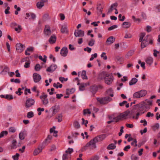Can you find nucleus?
Masks as SVG:
<instances>
[{
  "label": "nucleus",
  "instance_id": "nucleus-9",
  "mask_svg": "<svg viewBox=\"0 0 160 160\" xmlns=\"http://www.w3.org/2000/svg\"><path fill=\"white\" fill-rule=\"evenodd\" d=\"M106 137V135L105 134H102L96 137L95 138L96 142H97L102 141Z\"/></svg>",
  "mask_w": 160,
  "mask_h": 160
},
{
  "label": "nucleus",
  "instance_id": "nucleus-37",
  "mask_svg": "<svg viewBox=\"0 0 160 160\" xmlns=\"http://www.w3.org/2000/svg\"><path fill=\"white\" fill-rule=\"evenodd\" d=\"M34 116V114L31 111L28 112L27 113V117L28 118H30Z\"/></svg>",
  "mask_w": 160,
  "mask_h": 160
},
{
  "label": "nucleus",
  "instance_id": "nucleus-45",
  "mask_svg": "<svg viewBox=\"0 0 160 160\" xmlns=\"http://www.w3.org/2000/svg\"><path fill=\"white\" fill-rule=\"evenodd\" d=\"M5 98L9 100L12 99L13 97L12 95L7 94L5 96Z\"/></svg>",
  "mask_w": 160,
  "mask_h": 160
},
{
  "label": "nucleus",
  "instance_id": "nucleus-33",
  "mask_svg": "<svg viewBox=\"0 0 160 160\" xmlns=\"http://www.w3.org/2000/svg\"><path fill=\"white\" fill-rule=\"evenodd\" d=\"M86 86V83H81L79 87V90L81 91H83L84 90L85 87Z\"/></svg>",
  "mask_w": 160,
  "mask_h": 160
},
{
  "label": "nucleus",
  "instance_id": "nucleus-55",
  "mask_svg": "<svg viewBox=\"0 0 160 160\" xmlns=\"http://www.w3.org/2000/svg\"><path fill=\"white\" fill-rule=\"evenodd\" d=\"M21 88H19L18 89V91H16L15 93L16 94H18V95H20L22 93H23L21 91Z\"/></svg>",
  "mask_w": 160,
  "mask_h": 160
},
{
  "label": "nucleus",
  "instance_id": "nucleus-54",
  "mask_svg": "<svg viewBox=\"0 0 160 160\" xmlns=\"http://www.w3.org/2000/svg\"><path fill=\"white\" fill-rule=\"evenodd\" d=\"M59 80L62 82L63 81H66L68 80V78H65L63 77H60L59 78Z\"/></svg>",
  "mask_w": 160,
  "mask_h": 160
},
{
  "label": "nucleus",
  "instance_id": "nucleus-13",
  "mask_svg": "<svg viewBox=\"0 0 160 160\" xmlns=\"http://www.w3.org/2000/svg\"><path fill=\"white\" fill-rule=\"evenodd\" d=\"M45 146H41L38 147L37 149H35L33 152V154L34 156H36L40 152H42V149Z\"/></svg>",
  "mask_w": 160,
  "mask_h": 160
},
{
  "label": "nucleus",
  "instance_id": "nucleus-35",
  "mask_svg": "<svg viewBox=\"0 0 160 160\" xmlns=\"http://www.w3.org/2000/svg\"><path fill=\"white\" fill-rule=\"evenodd\" d=\"M73 125L75 128H79L80 127V125L79 122L77 121H74Z\"/></svg>",
  "mask_w": 160,
  "mask_h": 160
},
{
  "label": "nucleus",
  "instance_id": "nucleus-41",
  "mask_svg": "<svg viewBox=\"0 0 160 160\" xmlns=\"http://www.w3.org/2000/svg\"><path fill=\"white\" fill-rule=\"evenodd\" d=\"M19 138L21 140H23L24 139L25 137V136L24 135V133L22 132H21L19 135Z\"/></svg>",
  "mask_w": 160,
  "mask_h": 160
},
{
  "label": "nucleus",
  "instance_id": "nucleus-31",
  "mask_svg": "<svg viewBox=\"0 0 160 160\" xmlns=\"http://www.w3.org/2000/svg\"><path fill=\"white\" fill-rule=\"evenodd\" d=\"M66 90V94L68 95L70 94L73 93L75 91V89L73 88H72L70 90L69 89H67Z\"/></svg>",
  "mask_w": 160,
  "mask_h": 160
},
{
  "label": "nucleus",
  "instance_id": "nucleus-18",
  "mask_svg": "<svg viewBox=\"0 0 160 160\" xmlns=\"http://www.w3.org/2000/svg\"><path fill=\"white\" fill-rule=\"evenodd\" d=\"M131 25V24L130 22H123L122 24L123 28H129L130 27Z\"/></svg>",
  "mask_w": 160,
  "mask_h": 160
},
{
  "label": "nucleus",
  "instance_id": "nucleus-62",
  "mask_svg": "<svg viewBox=\"0 0 160 160\" xmlns=\"http://www.w3.org/2000/svg\"><path fill=\"white\" fill-rule=\"evenodd\" d=\"M48 138H46L45 139V142L43 143V144L45 145H46L47 144H48L50 142V141L49 140H47Z\"/></svg>",
  "mask_w": 160,
  "mask_h": 160
},
{
  "label": "nucleus",
  "instance_id": "nucleus-36",
  "mask_svg": "<svg viewBox=\"0 0 160 160\" xmlns=\"http://www.w3.org/2000/svg\"><path fill=\"white\" fill-rule=\"evenodd\" d=\"M135 106L138 107V108H139V111H142V110L141 109H143L144 108V106L142 104H137L136 105H135Z\"/></svg>",
  "mask_w": 160,
  "mask_h": 160
},
{
  "label": "nucleus",
  "instance_id": "nucleus-32",
  "mask_svg": "<svg viewBox=\"0 0 160 160\" xmlns=\"http://www.w3.org/2000/svg\"><path fill=\"white\" fill-rule=\"evenodd\" d=\"M139 92L141 97L145 96L147 94V92L145 90H141Z\"/></svg>",
  "mask_w": 160,
  "mask_h": 160
},
{
  "label": "nucleus",
  "instance_id": "nucleus-16",
  "mask_svg": "<svg viewBox=\"0 0 160 160\" xmlns=\"http://www.w3.org/2000/svg\"><path fill=\"white\" fill-rule=\"evenodd\" d=\"M56 40V37L55 35H52L51 36L49 40V42L51 44L54 43Z\"/></svg>",
  "mask_w": 160,
  "mask_h": 160
},
{
  "label": "nucleus",
  "instance_id": "nucleus-8",
  "mask_svg": "<svg viewBox=\"0 0 160 160\" xmlns=\"http://www.w3.org/2000/svg\"><path fill=\"white\" fill-rule=\"evenodd\" d=\"M52 115L50 116V117L54 116L58 112L59 110V107L58 106L55 105L52 107Z\"/></svg>",
  "mask_w": 160,
  "mask_h": 160
},
{
  "label": "nucleus",
  "instance_id": "nucleus-17",
  "mask_svg": "<svg viewBox=\"0 0 160 160\" xmlns=\"http://www.w3.org/2000/svg\"><path fill=\"white\" fill-rule=\"evenodd\" d=\"M98 90L97 86L94 85L91 86L90 88V91L93 94H95Z\"/></svg>",
  "mask_w": 160,
  "mask_h": 160
},
{
  "label": "nucleus",
  "instance_id": "nucleus-43",
  "mask_svg": "<svg viewBox=\"0 0 160 160\" xmlns=\"http://www.w3.org/2000/svg\"><path fill=\"white\" fill-rule=\"evenodd\" d=\"M41 68L40 67V65L39 64H37L35 66V70L36 71H39L41 69Z\"/></svg>",
  "mask_w": 160,
  "mask_h": 160
},
{
  "label": "nucleus",
  "instance_id": "nucleus-44",
  "mask_svg": "<svg viewBox=\"0 0 160 160\" xmlns=\"http://www.w3.org/2000/svg\"><path fill=\"white\" fill-rule=\"evenodd\" d=\"M73 150L72 148H68L67 150L65 151V153L66 154L68 153L69 154H71L72 152H73Z\"/></svg>",
  "mask_w": 160,
  "mask_h": 160
},
{
  "label": "nucleus",
  "instance_id": "nucleus-1",
  "mask_svg": "<svg viewBox=\"0 0 160 160\" xmlns=\"http://www.w3.org/2000/svg\"><path fill=\"white\" fill-rule=\"evenodd\" d=\"M101 74L104 77L105 82L106 84L110 85L112 83L113 81V76L111 74L103 72Z\"/></svg>",
  "mask_w": 160,
  "mask_h": 160
},
{
  "label": "nucleus",
  "instance_id": "nucleus-61",
  "mask_svg": "<svg viewBox=\"0 0 160 160\" xmlns=\"http://www.w3.org/2000/svg\"><path fill=\"white\" fill-rule=\"evenodd\" d=\"M10 9V7H8L7 9L5 10V13L6 14H9L10 13V12L9 11Z\"/></svg>",
  "mask_w": 160,
  "mask_h": 160
},
{
  "label": "nucleus",
  "instance_id": "nucleus-7",
  "mask_svg": "<svg viewBox=\"0 0 160 160\" xmlns=\"http://www.w3.org/2000/svg\"><path fill=\"white\" fill-rule=\"evenodd\" d=\"M74 34L76 37H82L84 35V32L83 31L78 29L75 31Z\"/></svg>",
  "mask_w": 160,
  "mask_h": 160
},
{
  "label": "nucleus",
  "instance_id": "nucleus-52",
  "mask_svg": "<svg viewBox=\"0 0 160 160\" xmlns=\"http://www.w3.org/2000/svg\"><path fill=\"white\" fill-rule=\"evenodd\" d=\"M97 54L96 53H95L93 54H92L91 55V57L90 59V61L92 60L94 58H96L97 57Z\"/></svg>",
  "mask_w": 160,
  "mask_h": 160
},
{
  "label": "nucleus",
  "instance_id": "nucleus-27",
  "mask_svg": "<svg viewBox=\"0 0 160 160\" xmlns=\"http://www.w3.org/2000/svg\"><path fill=\"white\" fill-rule=\"evenodd\" d=\"M82 78V79H87L88 77L86 76V71L85 70H83L82 71L81 74Z\"/></svg>",
  "mask_w": 160,
  "mask_h": 160
},
{
  "label": "nucleus",
  "instance_id": "nucleus-3",
  "mask_svg": "<svg viewBox=\"0 0 160 160\" xmlns=\"http://www.w3.org/2000/svg\"><path fill=\"white\" fill-rule=\"evenodd\" d=\"M97 100L100 104H105L112 101V99L109 97H108L102 98H97Z\"/></svg>",
  "mask_w": 160,
  "mask_h": 160
},
{
  "label": "nucleus",
  "instance_id": "nucleus-50",
  "mask_svg": "<svg viewBox=\"0 0 160 160\" xmlns=\"http://www.w3.org/2000/svg\"><path fill=\"white\" fill-rule=\"evenodd\" d=\"M8 130L9 132L14 133L16 131V129L14 127H10L9 128Z\"/></svg>",
  "mask_w": 160,
  "mask_h": 160
},
{
  "label": "nucleus",
  "instance_id": "nucleus-24",
  "mask_svg": "<svg viewBox=\"0 0 160 160\" xmlns=\"http://www.w3.org/2000/svg\"><path fill=\"white\" fill-rule=\"evenodd\" d=\"M116 148V145L113 143H111L109 144L107 147V149L108 150L114 149Z\"/></svg>",
  "mask_w": 160,
  "mask_h": 160
},
{
  "label": "nucleus",
  "instance_id": "nucleus-6",
  "mask_svg": "<svg viewBox=\"0 0 160 160\" xmlns=\"http://www.w3.org/2000/svg\"><path fill=\"white\" fill-rule=\"evenodd\" d=\"M16 49L18 52L21 53L23 50L25 48L24 45L20 43H17L16 45Z\"/></svg>",
  "mask_w": 160,
  "mask_h": 160
},
{
  "label": "nucleus",
  "instance_id": "nucleus-25",
  "mask_svg": "<svg viewBox=\"0 0 160 160\" xmlns=\"http://www.w3.org/2000/svg\"><path fill=\"white\" fill-rule=\"evenodd\" d=\"M159 128V125L158 123H156L155 125L152 126V128L154 131L158 130Z\"/></svg>",
  "mask_w": 160,
  "mask_h": 160
},
{
  "label": "nucleus",
  "instance_id": "nucleus-30",
  "mask_svg": "<svg viewBox=\"0 0 160 160\" xmlns=\"http://www.w3.org/2000/svg\"><path fill=\"white\" fill-rule=\"evenodd\" d=\"M107 93L108 95L111 97L113 96V90L112 88H109L107 91Z\"/></svg>",
  "mask_w": 160,
  "mask_h": 160
},
{
  "label": "nucleus",
  "instance_id": "nucleus-40",
  "mask_svg": "<svg viewBox=\"0 0 160 160\" xmlns=\"http://www.w3.org/2000/svg\"><path fill=\"white\" fill-rule=\"evenodd\" d=\"M95 42V41L94 39H91L89 42L88 45L90 46H92L94 45Z\"/></svg>",
  "mask_w": 160,
  "mask_h": 160
},
{
  "label": "nucleus",
  "instance_id": "nucleus-38",
  "mask_svg": "<svg viewBox=\"0 0 160 160\" xmlns=\"http://www.w3.org/2000/svg\"><path fill=\"white\" fill-rule=\"evenodd\" d=\"M63 160H70V159L69 158L68 154L65 153L62 156Z\"/></svg>",
  "mask_w": 160,
  "mask_h": 160
},
{
  "label": "nucleus",
  "instance_id": "nucleus-42",
  "mask_svg": "<svg viewBox=\"0 0 160 160\" xmlns=\"http://www.w3.org/2000/svg\"><path fill=\"white\" fill-rule=\"evenodd\" d=\"M8 132L6 131H3L1 132L0 134V137L2 138V137L4 135H6L8 134Z\"/></svg>",
  "mask_w": 160,
  "mask_h": 160
},
{
  "label": "nucleus",
  "instance_id": "nucleus-57",
  "mask_svg": "<svg viewBox=\"0 0 160 160\" xmlns=\"http://www.w3.org/2000/svg\"><path fill=\"white\" fill-rule=\"evenodd\" d=\"M120 119H121L120 116H118L117 117L114 118L113 120H114V122L115 121L116 122H117Z\"/></svg>",
  "mask_w": 160,
  "mask_h": 160
},
{
  "label": "nucleus",
  "instance_id": "nucleus-5",
  "mask_svg": "<svg viewBox=\"0 0 160 160\" xmlns=\"http://www.w3.org/2000/svg\"><path fill=\"white\" fill-rule=\"evenodd\" d=\"M35 103L34 99L32 98H28L27 100L25 103V107L26 108H29L33 105Z\"/></svg>",
  "mask_w": 160,
  "mask_h": 160
},
{
  "label": "nucleus",
  "instance_id": "nucleus-34",
  "mask_svg": "<svg viewBox=\"0 0 160 160\" xmlns=\"http://www.w3.org/2000/svg\"><path fill=\"white\" fill-rule=\"evenodd\" d=\"M133 98H138L141 97L139 92H136L133 94Z\"/></svg>",
  "mask_w": 160,
  "mask_h": 160
},
{
  "label": "nucleus",
  "instance_id": "nucleus-58",
  "mask_svg": "<svg viewBox=\"0 0 160 160\" xmlns=\"http://www.w3.org/2000/svg\"><path fill=\"white\" fill-rule=\"evenodd\" d=\"M50 89H48L47 90V91L49 92V93L50 95H52L54 93V92H53L54 91V88H52L51 89V91L50 92Z\"/></svg>",
  "mask_w": 160,
  "mask_h": 160
},
{
  "label": "nucleus",
  "instance_id": "nucleus-26",
  "mask_svg": "<svg viewBox=\"0 0 160 160\" xmlns=\"http://www.w3.org/2000/svg\"><path fill=\"white\" fill-rule=\"evenodd\" d=\"M146 62L149 65H151L153 62V59L151 57L148 58L146 60Z\"/></svg>",
  "mask_w": 160,
  "mask_h": 160
},
{
  "label": "nucleus",
  "instance_id": "nucleus-53",
  "mask_svg": "<svg viewBox=\"0 0 160 160\" xmlns=\"http://www.w3.org/2000/svg\"><path fill=\"white\" fill-rule=\"evenodd\" d=\"M44 57H45V58H43L41 56H39L38 57V58L40 60H41L43 62H46V58L47 57L45 55L44 56Z\"/></svg>",
  "mask_w": 160,
  "mask_h": 160
},
{
  "label": "nucleus",
  "instance_id": "nucleus-60",
  "mask_svg": "<svg viewBox=\"0 0 160 160\" xmlns=\"http://www.w3.org/2000/svg\"><path fill=\"white\" fill-rule=\"evenodd\" d=\"M106 53L105 52H103L102 53V54L101 55V57L102 58H103V59L104 60H106L107 59V56L105 55Z\"/></svg>",
  "mask_w": 160,
  "mask_h": 160
},
{
  "label": "nucleus",
  "instance_id": "nucleus-28",
  "mask_svg": "<svg viewBox=\"0 0 160 160\" xmlns=\"http://www.w3.org/2000/svg\"><path fill=\"white\" fill-rule=\"evenodd\" d=\"M97 12L98 14H101L102 13V12L103 8L100 5L99 6H98L97 8Z\"/></svg>",
  "mask_w": 160,
  "mask_h": 160
},
{
  "label": "nucleus",
  "instance_id": "nucleus-59",
  "mask_svg": "<svg viewBox=\"0 0 160 160\" xmlns=\"http://www.w3.org/2000/svg\"><path fill=\"white\" fill-rule=\"evenodd\" d=\"M84 50L85 51H87L88 53H90L92 49L89 47H87L86 48H85L84 49Z\"/></svg>",
  "mask_w": 160,
  "mask_h": 160
},
{
  "label": "nucleus",
  "instance_id": "nucleus-15",
  "mask_svg": "<svg viewBox=\"0 0 160 160\" xmlns=\"http://www.w3.org/2000/svg\"><path fill=\"white\" fill-rule=\"evenodd\" d=\"M45 34L48 36L50 35L51 34V31L49 26H46L44 30Z\"/></svg>",
  "mask_w": 160,
  "mask_h": 160
},
{
  "label": "nucleus",
  "instance_id": "nucleus-29",
  "mask_svg": "<svg viewBox=\"0 0 160 160\" xmlns=\"http://www.w3.org/2000/svg\"><path fill=\"white\" fill-rule=\"evenodd\" d=\"M44 5V3L42 2H37V6L39 9H41Z\"/></svg>",
  "mask_w": 160,
  "mask_h": 160
},
{
  "label": "nucleus",
  "instance_id": "nucleus-10",
  "mask_svg": "<svg viewBox=\"0 0 160 160\" xmlns=\"http://www.w3.org/2000/svg\"><path fill=\"white\" fill-rule=\"evenodd\" d=\"M33 78L35 82H39L41 79V76L36 73H34L33 74Z\"/></svg>",
  "mask_w": 160,
  "mask_h": 160
},
{
  "label": "nucleus",
  "instance_id": "nucleus-21",
  "mask_svg": "<svg viewBox=\"0 0 160 160\" xmlns=\"http://www.w3.org/2000/svg\"><path fill=\"white\" fill-rule=\"evenodd\" d=\"M17 141L16 140L14 139L12 141V144L11 146V149H13L16 148L17 146L16 145Z\"/></svg>",
  "mask_w": 160,
  "mask_h": 160
},
{
  "label": "nucleus",
  "instance_id": "nucleus-39",
  "mask_svg": "<svg viewBox=\"0 0 160 160\" xmlns=\"http://www.w3.org/2000/svg\"><path fill=\"white\" fill-rule=\"evenodd\" d=\"M10 81L11 82H14L16 83H19L20 82V80L18 79H14L13 78H12L10 79Z\"/></svg>",
  "mask_w": 160,
  "mask_h": 160
},
{
  "label": "nucleus",
  "instance_id": "nucleus-11",
  "mask_svg": "<svg viewBox=\"0 0 160 160\" xmlns=\"http://www.w3.org/2000/svg\"><path fill=\"white\" fill-rule=\"evenodd\" d=\"M57 68V66L56 65H51L47 69L46 71L48 72H52L54 71Z\"/></svg>",
  "mask_w": 160,
  "mask_h": 160
},
{
  "label": "nucleus",
  "instance_id": "nucleus-20",
  "mask_svg": "<svg viewBox=\"0 0 160 160\" xmlns=\"http://www.w3.org/2000/svg\"><path fill=\"white\" fill-rule=\"evenodd\" d=\"M130 113V111H127L124 112V114H121L120 115H119V116H120L121 119L123 118H125L126 117H127L128 115Z\"/></svg>",
  "mask_w": 160,
  "mask_h": 160
},
{
  "label": "nucleus",
  "instance_id": "nucleus-2",
  "mask_svg": "<svg viewBox=\"0 0 160 160\" xmlns=\"http://www.w3.org/2000/svg\"><path fill=\"white\" fill-rule=\"evenodd\" d=\"M96 140L94 138L88 142L87 143L85 146H84L83 148V149L86 150L87 149L88 147H90V148L92 149L95 148L96 146L95 143H97Z\"/></svg>",
  "mask_w": 160,
  "mask_h": 160
},
{
  "label": "nucleus",
  "instance_id": "nucleus-49",
  "mask_svg": "<svg viewBox=\"0 0 160 160\" xmlns=\"http://www.w3.org/2000/svg\"><path fill=\"white\" fill-rule=\"evenodd\" d=\"M19 154L18 153H16V154L13 156L12 158L14 160H18V158L19 156Z\"/></svg>",
  "mask_w": 160,
  "mask_h": 160
},
{
  "label": "nucleus",
  "instance_id": "nucleus-46",
  "mask_svg": "<svg viewBox=\"0 0 160 160\" xmlns=\"http://www.w3.org/2000/svg\"><path fill=\"white\" fill-rule=\"evenodd\" d=\"M62 115L61 114H59L57 118H56L58 119V122H60L62 121Z\"/></svg>",
  "mask_w": 160,
  "mask_h": 160
},
{
  "label": "nucleus",
  "instance_id": "nucleus-14",
  "mask_svg": "<svg viewBox=\"0 0 160 160\" xmlns=\"http://www.w3.org/2000/svg\"><path fill=\"white\" fill-rule=\"evenodd\" d=\"M68 49L66 47H63L61 50L60 54L62 56H66L68 54Z\"/></svg>",
  "mask_w": 160,
  "mask_h": 160
},
{
  "label": "nucleus",
  "instance_id": "nucleus-48",
  "mask_svg": "<svg viewBox=\"0 0 160 160\" xmlns=\"http://www.w3.org/2000/svg\"><path fill=\"white\" fill-rule=\"evenodd\" d=\"M91 113V112L89 111V109H84L83 111V114L84 115L87 114H90Z\"/></svg>",
  "mask_w": 160,
  "mask_h": 160
},
{
  "label": "nucleus",
  "instance_id": "nucleus-51",
  "mask_svg": "<svg viewBox=\"0 0 160 160\" xmlns=\"http://www.w3.org/2000/svg\"><path fill=\"white\" fill-rule=\"evenodd\" d=\"M118 27V26L117 25H114L112 26L109 27L108 29L109 31L112 30L115 28H117Z\"/></svg>",
  "mask_w": 160,
  "mask_h": 160
},
{
  "label": "nucleus",
  "instance_id": "nucleus-63",
  "mask_svg": "<svg viewBox=\"0 0 160 160\" xmlns=\"http://www.w3.org/2000/svg\"><path fill=\"white\" fill-rule=\"evenodd\" d=\"M30 63L29 62H26L24 65V67L26 68H28L30 67Z\"/></svg>",
  "mask_w": 160,
  "mask_h": 160
},
{
  "label": "nucleus",
  "instance_id": "nucleus-4",
  "mask_svg": "<svg viewBox=\"0 0 160 160\" xmlns=\"http://www.w3.org/2000/svg\"><path fill=\"white\" fill-rule=\"evenodd\" d=\"M42 94L43 95L40 96V98L41 99L43 104L44 105H46L48 103V99L47 98L48 95L47 94H44V92H43Z\"/></svg>",
  "mask_w": 160,
  "mask_h": 160
},
{
  "label": "nucleus",
  "instance_id": "nucleus-23",
  "mask_svg": "<svg viewBox=\"0 0 160 160\" xmlns=\"http://www.w3.org/2000/svg\"><path fill=\"white\" fill-rule=\"evenodd\" d=\"M138 81V79L136 78H133L132 80L130 81L129 84L130 86H131L135 84Z\"/></svg>",
  "mask_w": 160,
  "mask_h": 160
},
{
  "label": "nucleus",
  "instance_id": "nucleus-56",
  "mask_svg": "<svg viewBox=\"0 0 160 160\" xmlns=\"http://www.w3.org/2000/svg\"><path fill=\"white\" fill-rule=\"evenodd\" d=\"M53 86L55 88H62V84H60L58 86L57 84L56 83H54L53 84Z\"/></svg>",
  "mask_w": 160,
  "mask_h": 160
},
{
  "label": "nucleus",
  "instance_id": "nucleus-47",
  "mask_svg": "<svg viewBox=\"0 0 160 160\" xmlns=\"http://www.w3.org/2000/svg\"><path fill=\"white\" fill-rule=\"evenodd\" d=\"M22 29L20 25H18V28H15V31L17 32H20Z\"/></svg>",
  "mask_w": 160,
  "mask_h": 160
},
{
  "label": "nucleus",
  "instance_id": "nucleus-12",
  "mask_svg": "<svg viewBox=\"0 0 160 160\" xmlns=\"http://www.w3.org/2000/svg\"><path fill=\"white\" fill-rule=\"evenodd\" d=\"M115 38L113 36L109 37L107 40L106 43L107 45H109L115 41Z\"/></svg>",
  "mask_w": 160,
  "mask_h": 160
},
{
  "label": "nucleus",
  "instance_id": "nucleus-22",
  "mask_svg": "<svg viewBox=\"0 0 160 160\" xmlns=\"http://www.w3.org/2000/svg\"><path fill=\"white\" fill-rule=\"evenodd\" d=\"M61 31L62 33H68L67 28L66 26H62L61 28Z\"/></svg>",
  "mask_w": 160,
  "mask_h": 160
},
{
  "label": "nucleus",
  "instance_id": "nucleus-19",
  "mask_svg": "<svg viewBox=\"0 0 160 160\" xmlns=\"http://www.w3.org/2000/svg\"><path fill=\"white\" fill-rule=\"evenodd\" d=\"M148 41L144 39L142 41L141 44V47L142 48H143L145 47L148 44L147 42Z\"/></svg>",
  "mask_w": 160,
  "mask_h": 160
},
{
  "label": "nucleus",
  "instance_id": "nucleus-64",
  "mask_svg": "<svg viewBox=\"0 0 160 160\" xmlns=\"http://www.w3.org/2000/svg\"><path fill=\"white\" fill-rule=\"evenodd\" d=\"M130 148L131 147L130 145H127L125 147V148L123 149V150L126 151H128V149H130Z\"/></svg>",
  "mask_w": 160,
  "mask_h": 160
}]
</instances>
